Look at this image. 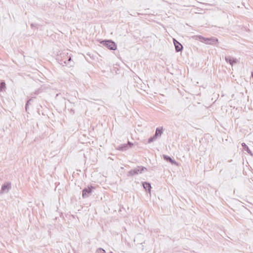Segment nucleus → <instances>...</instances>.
Returning <instances> with one entry per match:
<instances>
[{"label":"nucleus","mask_w":253,"mask_h":253,"mask_svg":"<svg viewBox=\"0 0 253 253\" xmlns=\"http://www.w3.org/2000/svg\"><path fill=\"white\" fill-rule=\"evenodd\" d=\"M32 99H29L26 103V106H25V108H26V110L27 111L28 110V106L30 104V102L31 101Z\"/></svg>","instance_id":"12"},{"label":"nucleus","mask_w":253,"mask_h":253,"mask_svg":"<svg viewBox=\"0 0 253 253\" xmlns=\"http://www.w3.org/2000/svg\"><path fill=\"white\" fill-rule=\"evenodd\" d=\"M142 171V168H135L132 170H131L129 171V174L131 175H133L135 174H137L139 173H141Z\"/></svg>","instance_id":"5"},{"label":"nucleus","mask_w":253,"mask_h":253,"mask_svg":"<svg viewBox=\"0 0 253 253\" xmlns=\"http://www.w3.org/2000/svg\"><path fill=\"white\" fill-rule=\"evenodd\" d=\"M141 234H138L134 239V242H136L137 244H138V239L140 238Z\"/></svg>","instance_id":"11"},{"label":"nucleus","mask_w":253,"mask_h":253,"mask_svg":"<svg viewBox=\"0 0 253 253\" xmlns=\"http://www.w3.org/2000/svg\"><path fill=\"white\" fill-rule=\"evenodd\" d=\"M5 88H6L5 83L4 82H1L0 83V91H2Z\"/></svg>","instance_id":"9"},{"label":"nucleus","mask_w":253,"mask_h":253,"mask_svg":"<svg viewBox=\"0 0 253 253\" xmlns=\"http://www.w3.org/2000/svg\"><path fill=\"white\" fill-rule=\"evenodd\" d=\"M215 42H218V40L216 39L215 40Z\"/></svg>","instance_id":"16"},{"label":"nucleus","mask_w":253,"mask_h":253,"mask_svg":"<svg viewBox=\"0 0 253 253\" xmlns=\"http://www.w3.org/2000/svg\"><path fill=\"white\" fill-rule=\"evenodd\" d=\"M133 144L129 142L127 144H124L118 147V149L121 151H126L129 148H130Z\"/></svg>","instance_id":"3"},{"label":"nucleus","mask_w":253,"mask_h":253,"mask_svg":"<svg viewBox=\"0 0 253 253\" xmlns=\"http://www.w3.org/2000/svg\"><path fill=\"white\" fill-rule=\"evenodd\" d=\"M11 188V183H4L1 188V191L0 192V194L3 193L4 192L7 191Z\"/></svg>","instance_id":"4"},{"label":"nucleus","mask_w":253,"mask_h":253,"mask_svg":"<svg viewBox=\"0 0 253 253\" xmlns=\"http://www.w3.org/2000/svg\"><path fill=\"white\" fill-rule=\"evenodd\" d=\"M92 189H94L92 186L88 187V188H85L83 190L82 196L83 198H86L89 196L92 192Z\"/></svg>","instance_id":"2"},{"label":"nucleus","mask_w":253,"mask_h":253,"mask_svg":"<svg viewBox=\"0 0 253 253\" xmlns=\"http://www.w3.org/2000/svg\"><path fill=\"white\" fill-rule=\"evenodd\" d=\"M164 159L166 160L167 161H169L171 164H175V162H174L170 157H167V156H164Z\"/></svg>","instance_id":"10"},{"label":"nucleus","mask_w":253,"mask_h":253,"mask_svg":"<svg viewBox=\"0 0 253 253\" xmlns=\"http://www.w3.org/2000/svg\"><path fill=\"white\" fill-rule=\"evenodd\" d=\"M174 44L175 45V49L177 51H180L182 48V46L175 40H174Z\"/></svg>","instance_id":"6"},{"label":"nucleus","mask_w":253,"mask_h":253,"mask_svg":"<svg viewBox=\"0 0 253 253\" xmlns=\"http://www.w3.org/2000/svg\"><path fill=\"white\" fill-rule=\"evenodd\" d=\"M71 60V56H69V57H68V59L67 60V62L66 61H64V63H65V64H68V62H69V61H70Z\"/></svg>","instance_id":"14"},{"label":"nucleus","mask_w":253,"mask_h":253,"mask_svg":"<svg viewBox=\"0 0 253 253\" xmlns=\"http://www.w3.org/2000/svg\"><path fill=\"white\" fill-rule=\"evenodd\" d=\"M97 253H100V252H97Z\"/></svg>","instance_id":"18"},{"label":"nucleus","mask_w":253,"mask_h":253,"mask_svg":"<svg viewBox=\"0 0 253 253\" xmlns=\"http://www.w3.org/2000/svg\"><path fill=\"white\" fill-rule=\"evenodd\" d=\"M100 43L110 50H115L117 49L115 42L112 40L102 41Z\"/></svg>","instance_id":"1"},{"label":"nucleus","mask_w":253,"mask_h":253,"mask_svg":"<svg viewBox=\"0 0 253 253\" xmlns=\"http://www.w3.org/2000/svg\"><path fill=\"white\" fill-rule=\"evenodd\" d=\"M110 253H113L112 252H110Z\"/></svg>","instance_id":"19"},{"label":"nucleus","mask_w":253,"mask_h":253,"mask_svg":"<svg viewBox=\"0 0 253 253\" xmlns=\"http://www.w3.org/2000/svg\"><path fill=\"white\" fill-rule=\"evenodd\" d=\"M162 132H163V128L162 127L158 128L156 131L155 136H160L162 134Z\"/></svg>","instance_id":"7"},{"label":"nucleus","mask_w":253,"mask_h":253,"mask_svg":"<svg viewBox=\"0 0 253 253\" xmlns=\"http://www.w3.org/2000/svg\"><path fill=\"white\" fill-rule=\"evenodd\" d=\"M143 187L146 190H148L149 193L150 192V189L151 188V186L149 183H143Z\"/></svg>","instance_id":"8"},{"label":"nucleus","mask_w":253,"mask_h":253,"mask_svg":"<svg viewBox=\"0 0 253 253\" xmlns=\"http://www.w3.org/2000/svg\"><path fill=\"white\" fill-rule=\"evenodd\" d=\"M243 146H246V144H244V145L243 144Z\"/></svg>","instance_id":"17"},{"label":"nucleus","mask_w":253,"mask_h":253,"mask_svg":"<svg viewBox=\"0 0 253 253\" xmlns=\"http://www.w3.org/2000/svg\"><path fill=\"white\" fill-rule=\"evenodd\" d=\"M96 252H100L101 253H105V250L101 248L98 249L97 250Z\"/></svg>","instance_id":"13"},{"label":"nucleus","mask_w":253,"mask_h":253,"mask_svg":"<svg viewBox=\"0 0 253 253\" xmlns=\"http://www.w3.org/2000/svg\"><path fill=\"white\" fill-rule=\"evenodd\" d=\"M34 26H35V25H34V24H33V23H32V24H31V27L32 28H33V27H34Z\"/></svg>","instance_id":"15"}]
</instances>
